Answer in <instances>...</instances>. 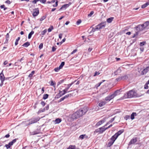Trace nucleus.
<instances>
[{
    "mask_svg": "<svg viewBox=\"0 0 149 149\" xmlns=\"http://www.w3.org/2000/svg\"><path fill=\"white\" fill-rule=\"evenodd\" d=\"M6 3L8 4H10L11 3V2L9 0H7L5 2Z\"/></svg>",
    "mask_w": 149,
    "mask_h": 149,
    "instance_id": "nucleus-59",
    "label": "nucleus"
},
{
    "mask_svg": "<svg viewBox=\"0 0 149 149\" xmlns=\"http://www.w3.org/2000/svg\"><path fill=\"white\" fill-rule=\"evenodd\" d=\"M137 97V93L133 90H131L125 94L124 97L125 98H130Z\"/></svg>",
    "mask_w": 149,
    "mask_h": 149,
    "instance_id": "nucleus-1",
    "label": "nucleus"
},
{
    "mask_svg": "<svg viewBox=\"0 0 149 149\" xmlns=\"http://www.w3.org/2000/svg\"><path fill=\"white\" fill-rule=\"evenodd\" d=\"M87 111L88 109H87V108L85 107L83 108L79 109L75 112L76 113L78 118H79L84 115Z\"/></svg>",
    "mask_w": 149,
    "mask_h": 149,
    "instance_id": "nucleus-2",
    "label": "nucleus"
},
{
    "mask_svg": "<svg viewBox=\"0 0 149 149\" xmlns=\"http://www.w3.org/2000/svg\"><path fill=\"white\" fill-rule=\"evenodd\" d=\"M68 90V88H66L65 89L63 90V92L64 93H66L67 92Z\"/></svg>",
    "mask_w": 149,
    "mask_h": 149,
    "instance_id": "nucleus-51",
    "label": "nucleus"
},
{
    "mask_svg": "<svg viewBox=\"0 0 149 149\" xmlns=\"http://www.w3.org/2000/svg\"><path fill=\"white\" fill-rule=\"evenodd\" d=\"M85 137H87V136H86L85 134L81 135L79 136V138L80 139H84Z\"/></svg>",
    "mask_w": 149,
    "mask_h": 149,
    "instance_id": "nucleus-29",
    "label": "nucleus"
},
{
    "mask_svg": "<svg viewBox=\"0 0 149 149\" xmlns=\"http://www.w3.org/2000/svg\"><path fill=\"white\" fill-rule=\"evenodd\" d=\"M94 13V12L93 11H91V13L88 15V17H91L92 15Z\"/></svg>",
    "mask_w": 149,
    "mask_h": 149,
    "instance_id": "nucleus-43",
    "label": "nucleus"
},
{
    "mask_svg": "<svg viewBox=\"0 0 149 149\" xmlns=\"http://www.w3.org/2000/svg\"><path fill=\"white\" fill-rule=\"evenodd\" d=\"M138 33L139 31H137V32H136V33L135 34H134V36H132V38H134L136 37V36L138 35Z\"/></svg>",
    "mask_w": 149,
    "mask_h": 149,
    "instance_id": "nucleus-41",
    "label": "nucleus"
},
{
    "mask_svg": "<svg viewBox=\"0 0 149 149\" xmlns=\"http://www.w3.org/2000/svg\"><path fill=\"white\" fill-rule=\"evenodd\" d=\"M124 132V130H121L118 131L114 135L116 138H117L118 136L122 133Z\"/></svg>",
    "mask_w": 149,
    "mask_h": 149,
    "instance_id": "nucleus-10",
    "label": "nucleus"
},
{
    "mask_svg": "<svg viewBox=\"0 0 149 149\" xmlns=\"http://www.w3.org/2000/svg\"><path fill=\"white\" fill-rule=\"evenodd\" d=\"M40 119V118L39 117L33 118L29 120V122L27 125H30L33 123H36L39 121Z\"/></svg>",
    "mask_w": 149,
    "mask_h": 149,
    "instance_id": "nucleus-4",
    "label": "nucleus"
},
{
    "mask_svg": "<svg viewBox=\"0 0 149 149\" xmlns=\"http://www.w3.org/2000/svg\"><path fill=\"white\" fill-rule=\"evenodd\" d=\"M105 24L104 23L100 24L95 26V28H93L91 31L94 32L95 31H98L99 29H102L105 26Z\"/></svg>",
    "mask_w": 149,
    "mask_h": 149,
    "instance_id": "nucleus-3",
    "label": "nucleus"
},
{
    "mask_svg": "<svg viewBox=\"0 0 149 149\" xmlns=\"http://www.w3.org/2000/svg\"><path fill=\"white\" fill-rule=\"evenodd\" d=\"M74 95L73 93H71L70 94H68L67 95H66L64 97L65 99L66 98H68L69 96H73Z\"/></svg>",
    "mask_w": 149,
    "mask_h": 149,
    "instance_id": "nucleus-20",
    "label": "nucleus"
},
{
    "mask_svg": "<svg viewBox=\"0 0 149 149\" xmlns=\"http://www.w3.org/2000/svg\"><path fill=\"white\" fill-rule=\"evenodd\" d=\"M137 115V114L135 112H133L131 115V119L133 120L134 118V117Z\"/></svg>",
    "mask_w": 149,
    "mask_h": 149,
    "instance_id": "nucleus-17",
    "label": "nucleus"
},
{
    "mask_svg": "<svg viewBox=\"0 0 149 149\" xmlns=\"http://www.w3.org/2000/svg\"><path fill=\"white\" fill-rule=\"evenodd\" d=\"M53 29V26H51L50 28L48 29V32H50Z\"/></svg>",
    "mask_w": 149,
    "mask_h": 149,
    "instance_id": "nucleus-37",
    "label": "nucleus"
},
{
    "mask_svg": "<svg viewBox=\"0 0 149 149\" xmlns=\"http://www.w3.org/2000/svg\"><path fill=\"white\" fill-rule=\"evenodd\" d=\"M119 71V70L118 69L117 70H116L115 72H114V74L115 75H116L117 74V73L118 71Z\"/></svg>",
    "mask_w": 149,
    "mask_h": 149,
    "instance_id": "nucleus-58",
    "label": "nucleus"
},
{
    "mask_svg": "<svg viewBox=\"0 0 149 149\" xmlns=\"http://www.w3.org/2000/svg\"><path fill=\"white\" fill-rule=\"evenodd\" d=\"M47 29H45L43 31H42L41 33V34L42 35H44L47 32Z\"/></svg>",
    "mask_w": 149,
    "mask_h": 149,
    "instance_id": "nucleus-36",
    "label": "nucleus"
},
{
    "mask_svg": "<svg viewBox=\"0 0 149 149\" xmlns=\"http://www.w3.org/2000/svg\"><path fill=\"white\" fill-rule=\"evenodd\" d=\"M121 77L122 78V80H124L125 79H126L128 78V76L126 75H125Z\"/></svg>",
    "mask_w": 149,
    "mask_h": 149,
    "instance_id": "nucleus-28",
    "label": "nucleus"
},
{
    "mask_svg": "<svg viewBox=\"0 0 149 149\" xmlns=\"http://www.w3.org/2000/svg\"><path fill=\"white\" fill-rule=\"evenodd\" d=\"M81 19H79L76 22V24L77 25H79L81 23Z\"/></svg>",
    "mask_w": 149,
    "mask_h": 149,
    "instance_id": "nucleus-44",
    "label": "nucleus"
},
{
    "mask_svg": "<svg viewBox=\"0 0 149 149\" xmlns=\"http://www.w3.org/2000/svg\"><path fill=\"white\" fill-rule=\"evenodd\" d=\"M70 117L73 120L76 119L78 118L75 112H74L70 115Z\"/></svg>",
    "mask_w": 149,
    "mask_h": 149,
    "instance_id": "nucleus-11",
    "label": "nucleus"
},
{
    "mask_svg": "<svg viewBox=\"0 0 149 149\" xmlns=\"http://www.w3.org/2000/svg\"><path fill=\"white\" fill-rule=\"evenodd\" d=\"M59 93L58 94L57 96H58L59 97L65 94V93L63 92V90L62 91H59Z\"/></svg>",
    "mask_w": 149,
    "mask_h": 149,
    "instance_id": "nucleus-16",
    "label": "nucleus"
},
{
    "mask_svg": "<svg viewBox=\"0 0 149 149\" xmlns=\"http://www.w3.org/2000/svg\"><path fill=\"white\" fill-rule=\"evenodd\" d=\"M49 95L47 94H45L43 95V99L44 100H45L48 98Z\"/></svg>",
    "mask_w": 149,
    "mask_h": 149,
    "instance_id": "nucleus-30",
    "label": "nucleus"
},
{
    "mask_svg": "<svg viewBox=\"0 0 149 149\" xmlns=\"http://www.w3.org/2000/svg\"><path fill=\"white\" fill-rule=\"evenodd\" d=\"M58 1L57 0H56V1L55 2V4H54L53 5V6L54 7H56L58 6Z\"/></svg>",
    "mask_w": 149,
    "mask_h": 149,
    "instance_id": "nucleus-38",
    "label": "nucleus"
},
{
    "mask_svg": "<svg viewBox=\"0 0 149 149\" xmlns=\"http://www.w3.org/2000/svg\"><path fill=\"white\" fill-rule=\"evenodd\" d=\"M113 18L112 17L109 18L107 19V22L108 23H110L113 20Z\"/></svg>",
    "mask_w": 149,
    "mask_h": 149,
    "instance_id": "nucleus-27",
    "label": "nucleus"
},
{
    "mask_svg": "<svg viewBox=\"0 0 149 149\" xmlns=\"http://www.w3.org/2000/svg\"><path fill=\"white\" fill-rule=\"evenodd\" d=\"M143 25L139 24L135 27L136 30L139 32L142 31L144 29L143 27Z\"/></svg>",
    "mask_w": 149,
    "mask_h": 149,
    "instance_id": "nucleus-8",
    "label": "nucleus"
},
{
    "mask_svg": "<svg viewBox=\"0 0 149 149\" xmlns=\"http://www.w3.org/2000/svg\"><path fill=\"white\" fill-rule=\"evenodd\" d=\"M39 133V132L38 131H34L31 134L32 135H34L38 134Z\"/></svg>",
    "mask_w": 149,
    "mask_h": 149,
    "instance_id": "nucleus-39",
    "label": "nucleus"
},
{
    "mask_svg": "<svg viewBox=\"0 0 149 149\" xmlns=\"http://www.w3.org/2000/svg\"><path fill=\"white\" fill-rule=\"evenodd\" d=\"M65 64V62H62L61 63L60 65L59 66V67L61 68V69L62 68L63 66Z\"/></svg>",
    "mask_w": 149,
    "mask_h": 149,
    "instance_id": "nucleus-35",
    "label": "nucleus"
},
{
    "mask_svg": "<svg viewBox=\"0 0 149 149\" xmlns=\"http://www.w3.org/2000/svg\"><path fill=\"white\" fill-rule=\"evenodd\" d=\"M147 6H146V5L145 3L142 6L141 8H144L146 7Z\"/></svg>",
    "mask_w": 149,
    "mask_h": 149,
    "instance_id": "nucleus-56",
    "label": "nucleus"
},
{
    "mask_svg": "<svg viewBox=\"0 0 149 149\" xmlns=\"http://www.w3.org/2000/svg\"><path fill=\"white\" fill-rule=\"evenodd\" d=\"M146 43V42H145L143 41V42L140 43V45L141 46H143V45H144Z\"/></svg>",
    "mask_w": 149,
    "mask_h": 149,
    "instance_id": "nucleus-49",
    "label": "nucleus"
},
{
    "mask_svg": "<svg viewBox=\"0 0 149 149\" xmlns=\"http://www.w3.org/2000/svg\"><path fill=\"white\" fill-rule=\"evenodd\" d=\"M121 80H122V78L121 77H119L118 78H117V79H116V80L117 81H120Z\"/></svg>",
    "mask_w": 149,
    "mask_h": 149,
    "instance_id": "nucleus-48",
    "label": "nucleus"
},
{
    "mask_svg": "<svg viewBox=\"0 0 149 149\" xmlns=\"http://www.w3.org/2000/svg\"><path fill=\"white\" fill-rule=\"evenodd\" d=\"M20 38L18 37L16 40L15 43V45H17L18 44V42Z\"/></svg>",
    "mask_w": 149,
    "mask_h": 149,
    "instance_id": "nucleus-31",
    "label": "nucleus"
},
{
    "mask_svg": "<svg viewBox=\"0 0 149 149\" xmlns=\"http://www.w3.org/2000/svg\"><path fill=\"white\" fill-rule=\"evenodd\" d=\"M61 121V119L59 118L56 119L55 120L56 123V124H58Z\"/></svg>",
    "mask_w": 149,
    "mask_h": 149,
    "instance_id": "nucleus-24",
    "label": "nucleus"
},
{
    "mask_svg": "<svg viewBox=\"0 0 149 149\" xmlns=\"http://www.w3.org/2000/svg\"><path fill=\"white\" fill-rule=\"evenodd\" d=\"M33 15L34 17L37 16L39 13V9L38 8H35L33 10Z\"/></svg>",
    "mask_w": 149,
    "mask_h": 149,
    "instance_id": "nucleus-9",
    "label": "nucleus"
},
{
    "mask_svg": "<svg viewBox=\"0 0 149 149\" xmlns=\"http://www.w3.org/2000/svg\"><path fill=\"white\" fill-rule=\"evenodd\" d=\"M77 49H75L74 50H73V51L71 53V54H73L75 53H76L77 52Z\"/></svg>",
    "mask_w": 149,
    "mask_h": 149,
    "instance_id": "nucleus-54",
    "label": "nucleus"
},
{
    "mask_svg": "<svg viewBox=\"0 0 149 149\" xmlns=\"http://www.w3.org/2000/svg\"><path fill=\"white\" fill-rule=\"evenodd\" d=\"M148 71H149V68H148L147 67L145 69H144L142 71L141 74L143 75L145 74Z\"/></svg>",
    "mask_w": 149,
    "mask_h": 149,
    "instance_id": "nucleus-13",
    "label": "nucleus"
},
{
    "mask_svg": "<svg viewBox=\"0 0 149 149\" xmlns=\"http://www.w3.org/2000/svg\"><path fill=\"white\" fill-rule=\"evenodd\" d=\"M41 104L43 106H44L45 104V103L44 102L42 101L41 102Z\"/></svg>",
    "mask_w": 149,
    "mask_h": 149,
    "instance_id": "nucleus-60",
    "label": "nucleus"
},
{
    "mask_svg": "<svg viewBox=\"0 0 149 149\" xmlns=\"http://www.w3.org/2000/svg\"><path fill=\"white\" fill-rule=\"evenodd\" d=\"M35 71H33L31 72V73L29 74V77L31 78L33 76V75Z\"/></svg>",
    "mask_w": 149,
    "mask_h": 149,
    "instance_id": "nucleus-32",
    "label": "nucleus"
},
{
    "mask_svg": "<svg viewBox=\"0 0 149 149\" xmlns=\"http://www.w3.org/2000/svg\"><path fill=\"white\" fill-rule=\"evenodd\" d=\"M46 18V17L45 16H42V17L40 19V21H42L45 19Z\"/></svg>",
    "mask_w": 149,
    "mask_h": 149,
    "instance_id": "nucleus-53",
    "label": "nucleus"
},
{
    "mask_svg": "<svg viewBox=\"0 0 149 149\" xmlns=\"http://www.w3.org/2000/svg\"><path fill=\"white\" fill-rule=\"evenodd\" d=\"M75 146H70L67 149H75Z\"/></svg>",
    "mask_w": 149,
    "mask_h": 149,
    "instance_id": "nucleus-33",
    "label": "nucleus"
},
{
    "mask_svg": "<svg viewBox=\"0 0 149 149\" xmlns=\"http://www.w3.org/2000/svg\"><path fill=\"white\" fill-rule=\"evenodd\" d=\"M61 69V68H60L59 67H58L57 68H55L54 69V70L55 72H58V71L59 70Z\"/></svg>",
    "mask_w": 149,
    "mask_h": 149,
    "instance_id": "nucleus-40",
    "label": "nucleus"
},
{
    "mask_svg": "<svg viewBox=\"0 0 149 149\" xmlns=\"http://www.w3.org/2000/svg\"><path fill=\"white\" fill-rule=\"evenodd\" d=\"M5 146L6 148L7 149H8L10 148V146L8 144L6 145Z\"/></svg>",
    "mask_w": 149,
    "mask_h": 149,
    "instance_id": "nucleus-52",
    "label": "nucleus"
},
{
    "mask_svg": "<svg viewBox=\"0 0 149 149\" xmlns=\"http://www.w3.org/2000/svg\"><path fill=\"white\" fill-rule=\"evenodd\" d=\"M144 88L145 89H148V84L146 83L144 86Z\"/></svg>",
    "mask_w": 149,
    "mask_h": 149,
    "instance_id": "nucleus-50",
    "label": "nucleus"
},
{
    "mask_svg": "<svg viewBox=\"0 0 149 149\" xmlns=\"http://www.w3.org/2000/svg\"><path fill=\"white\" fill-rule=\"evenodd\" d=\"M114 118H112L109 121L111 123L113 122L114 120Z\"/></svg>",
    "mask_w": 149,
    "mask_h": 149,
    "instance_id": "nucleus-63",
    "label": "nucleus"
},
{
    "mask_svg": "<svg viewBox=\"0 0 149 149\" xmlns=\"http://www.w3.org/2000/svg\"><path fill=\"white\" fill-rule=\"evenodd\" d=\"M63 81V80H61L59 82H58L57 83V86H58L60 84H62Z\"/></svg>",
    "mask_w": 149,
    "mask_h": 149,
    "instance_id": "nucleus-47",
    "label": "nucleus"
},
{
    "mask_svg": "<svg viewBox=\"0 0 149 149\" xmlns=\"http://www.w3.org/2000/svg\"><path fill=\"white\" fill-rule=\"evenodd\" d=\"M102 83V82H99V83H98V84H96V87H98Z\"/></svg>",
    "mask_w": 149,
    "mask_h": 149,
    "instance_id": "nucleus-57",
    "label": "nucleus"
},
{
    "mask_svg": "<svg viewBox=\"0 0 149 149\" xmlns=\"http://www.w3.org/2000/svg\"><path fill=\"white\" fill-rule=\"evenodd\" d=\"M116 139H117L114 137L113 136H112V137L110 139V141H109L108 144V147H110L112 146Z\"/></svg>",
    "mask_w": 149,
    "mask_h": 149,
    "instance_id": "nucleus-7",
    "label": "nucleus"
},
{
    "mask_svg": "<svg viewBox=\"0 0 149 149\" xmlns=\"http://www.w3.org/2000/svg\"><path fill=\"white\" fill-rule=\"evenodd\" d=\"M73 83H72L70 84H68L67 85L68 86L66 88H68V89L70 88V86Z\"/></svg>",
    "mask_w": 149,
    "mask_h": 149,
    "instance_id": "nucleus-55",
    "label": "nucleus"
},
{
    "mask_svg": "<svg viewBox=\"0 0 149 149\" xmlns=\"http://www.w3.org/2000/svg\"><path fill=\"white\" fill-rule=\"evenodd\" d=\"M43 45V44L42 43H41L39 45V48L40 49H41L42 48Z\"/></svg>",
    "mask_w": 149,
    "mask_h": 149,
    "instance_id": "nucleus-45",
    "label": "nucleus"
},
{
    "mask_svg": "<svg viewBox=\"0 0 149 149\" xmlns=\"http://www.w3.org/2000/svg\"><path fill=\"white\" fill-rule=\"evenodd\" d=\"M62 34H60L59 35V38L60 39H61L62 36Z\"/></svg>",
    "mask_w": 149,
    "mask_h": 149,
    "instance_id": "nucleus-64",
    "label": "nucleus"
},
{
    "mask_svg": "<svg viewBox=\"0 0 149 149\" xmlns=\"http://www.w3.org/2000/svg\"><path fill=\"white\" fill-rule=\"evenodd\" d=\"M130 118V116L129 115H127L124 118L125 120H127L128 119H129Z\"/></svg>",
    "mask_w": 149,
    "mask_h": 149,
    "instance_id": "nucleus-42",
    "label": "nucleus"
},
{
    "mask_svg": "<svg viewBox=\"0 0 149 149\" xmlns=\"http://www.w3.org/2000/svg\"><path fill=\"white\" fill-rule=\"evenodd\" d=\"M56 50V48L54 47H53L52 49V51L53 52H54Z\"/></svg>",
    "mask_w": 149,
    "mask_h": 149,
    "instance_id": "nucleus-61",
    "label": "nucleus"
},
{
    "mask_svg": "<svg viewBox=\"0 0 149 149\" xmlns=\"http://www.w3.org/2000/svg\"><path fill=\"white\" fill-rule=\"evenodd\" d=\"M16 141V139H14L12 141L9 142L8 143L9 145H10V146L13 145L14 143H15Z\"/></svg>",
    "mask_w": 149,
    "mask_h": 149,
    "instance_id": "nucleus-21",
    "label": "nucleus"
},
{
    "mask_svg": "<svg viewBox=\"0 0 149 149\" xmlns=\"http://www.w3.org/2000/svg\"><path fill=\"white\" fill-rule=\"evenodd\" d=\"M30 45V44L29 42H26L24 43L22 45L23 46L25 47H27Z\"/></svg>",
    "mask_w": 149,
    "mask_h": 149,
    "instance_id": "nucleus-25",
    "label": "nucleus"
},
{
    "mask_svg": "<svg viewBox=\"0 0 149 149\" xmlns=\"http://www.w3.org/2000/svg\"><path fill=\"white\" fill-rule=\"evenodd\" d=\"M142 24L143 25V26L144 27V29H146L149 25V22H146L144 24Z\"/></svg>",
    "mask_w": 149,
    "mask_h": 149,
    "instance_id": "nucleus-18",
    "label": "nucleus"
},
{
    "mask_svg": "<svg viewBox=\"0 0 149 149\" xmlns=\"http://www.w3.org/2000/svg\"><path fill=\"white\" fill-rule=\"evenodd\" d=\"M104 122L105 120H100L96 123V126L97 127L98 126L103 123Z\"/></svg>",
    "mask_w": 149,
    "mask_h": 149,
    "instance_id": "nucleus-15",
    "label": "nucleus"
},
{
    "mask_svg": "<svg viewBox=\"0 0 149 149\" xmlns=\"http://www.w3.org/2000/svg\"><path fill=\"white\" fill-rule=\"evenodd\" d=\"M65 99V98L64 97H62V98H61L60 100H59V102H61L63 100Z\"/></svg>",
    "mask_w": 149,
    "mask_h": 149,
    "instance_id": "nucleus-62",
    "label": "nucleus"
},
{
    "mask_svg": "<svg viewBox=\"0 0 149 149\" xmlns=\"http://www.w3.org/2000/svg\"><path fill=\"white\" fill-rule=\"evenodd\" d=\"M5 77L4 76L2 72L0 74V80L1 81H4L5 80Z\"/></svg>",
    "mask_w": 149,
    "mask_h": 149,
    "instance_id": "nucleus-14",
    "label": "nucleus"
},
{
    "mask_svg": "<svg viewBox=\"0 0 149 149\" xmlns=\"http://www.w3.org/2000/svg\"><path fill=\"white\" fill-rule=\"evenodd\" d=\"M118 92V91H116L113 94L106 97L105 98V100L106 101H109L111 99H113L117 95V94Z\"/></svg>",
    "mask_w": 149,
    "mask_h": 149,
    "instance_id": "nucleus-5",
    "label": "nucleus"
},
{
    "mask_svg": "<svg viewBox=\"0 0 149 149\" xmlns=\"http://www.w3.org/2000/svg\"><path fill=\"white\" fill-rule=\"evenodd\" d=\"M50 85L53 86L54 88H55L56 84L55 83H54L53 81H51Z\"/></svg>",
    "mask_w": 149,
    "mask_h": 149,
    "instance_id": "nucleus-34",
    "label": "nucleus"
},
{
    "mask_svg": "<svg viewBox=\"0 0 149 149\" xmlns=\"http://www.w3.org/2000/svg\"><path fill=\"white\" fill-rule=\"evenodd\" d=\"M9 38V34L7 33L6 36V40L5 43H7L8 40Z\"/></svg>",
    "mask_w": 149,
    "mask_h": 149,
    "instance_id": "nucleus-26",
    "label": "nucleus"
},
{
    "mask_svg": "<svg viewBox=\"0 0 149 149\" xmlns=\"http://www.w3.org/2000/svg\"><path fill=\"white\" fill-rule=\"evenodd\" d=\"M71 4V3H70L69 4H64L62 6L63 7V8L66 9V8L68 7Z\"/></svg>",
    "mask_w": 149,
    "mask_h": 149,
    "instance_id": "nucleus-23",
    "label": "nucleus"
},
{
    "mask_svg": "<svg viewBox=\"0 0 149 149\" xmlns=\"http://www.w3.org/2000/svg\"><path fill=\"white\" fill-rule=\"evenodd\" d=\"M34 33V31H32L31 32H30L28 35V38L29 39L31 38V37L32 35Z\"/></svg>",
    "mask_w": 149,
    "mask_h": 149,
    "instance_id": "nucleus-22",
    "label": "nucleus"
},
{
    "mask_svg": "<svg viewBox=\"0 0 149 149\" xmlns=\"http://www.w3.org/2000/svg\"><path fill=\"white\" fill-rule=\"evenodd\" d=\"M100 73L99 72H97V71H96L95 73V74L93 75V76H94V77L96 76L99 75L100 74Z\"/></svg>",
    "mask_w": 149,
    "mask_h": 149,
    "instance_id": "nucleus-46",
    "label": "nucleus"
},
{
    "mask_svg": "<svg viewBox=\"0 0 149 149\" xmlns=\"http://www.w3.org/2000/svg\"><path fill=\"white\" fill-rule=\"evenodd\" d=\"M137 141V138L136 137L132 138L129 142V144L130 145L132 144L135 143Z\"/></svg>",
    "mask_w": 149,
    "mask_h": 149,
    "instance_id": "nucleus-12",
    "label": "nucleus"
},
{
    "mask_svg": "<svg viewBox=\"0 0 149 149\" xmlns=\"http://www.w3.org/2000/svg\"><path fill=\"white\" fill-rule=\"evenodd\" d=\"M104 126L102 127H100L96 130L95 131V132H99L100 133H102L104 132L107 129H105L106 128H105Z\"/></svg>",
    "mask_w": 149,
    "mask_h": 149,
    "instance_id": "nucleus-6",
    "label": "nucleus"
},
{
    "mask_svg": "<svg viewBox=\"0 0 149 149\" xmlns=\"http://www.w3.org/2000/svg\"><path fill=\"white\" fill-rule=\"evenodd\" d=\"M106 104V102L105 101H103L100 102L99 104L98 105L100 107H102L104 106Z\"/></svg>",
    "mask_w": 149,
    "mask_h": 149,
    "instance_id": "nucleus-19",
    "label": "nucleus"
}]
</instances>
